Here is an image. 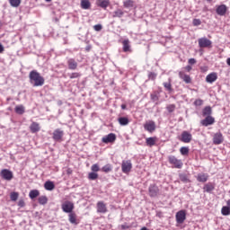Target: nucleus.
<instances>
[{"label":"nucleus","instance_id":"20","mask_svg":"<svg viewBox=\"0 0 230 230\" xmlns=\"http://www.w3.org/2000/svg\"><path fill=\"white\" fill-rule=\"evenodd\" d=\"M179 77L183 80L185 84H190L191 82V77L189 75L184 74V72H179Z\"/></svg>","mask_w":230,"mask_h":230},{"label":"nucleus","instance_id":"47","mask_svg":"<svg viewBox=\"0 0 230 230\" xmlns=\"http://www.w3.org/2000/svg\"><path fill=\"white\" fill-rule=\"evenodd\" d=\"M102 29H103V26L102 24H96L93 26V30L95 31H102Z\"/></svg>","mask_w":230,"mask_h":230},{"label":"nucleus","instance_id":"26","mask_svg":"<svg viewBox=\"0 0 230 230\" xmlns=\"http://www.w3.org/2000/svg\"><path fill=\"white\" fill-rule=\"evenodd\" d=\"M30 129L32 134H35L36 132H39V130H40V126L37 122H32L30 126Z\"/></svg>","mask_w":230,"mask_h":230},{"label":"nucleus","instance_id":"54","mask_svg":"<svg viewBox=\"0 0 230 230\" xmlns=\"http://www.w3.org/2000/svg\"><path fill=\"white\" fill-rule=\"evenodd\" d=\"M185 69L188 73H190V71H191V66L188 65L187 66H185Z\"/></svg>","mask_w":230,"mask_h":230},{"label":"nucleus","instance_id":"24","mask_svg":"<svg viewBox=\"0 0 230 230\" xmlns=\"http://www.w3.org/2000/svg\"><path fill=\"white\" fill-rule=\"evenodd\" d=\"M165 91L168 93H173V88H172V78L168 79V82L163 84Z\"/></svg>","mask_w":230,"mask_h":230},{"label":"nucleus","instance_id":"33","mask_svg":"<svg viewBox=\"0 0 230 230\" xmlns=\"http://www.w3.org/2000/svg\"><path fill=\"white\" fill-rule=\"evenodd\" d=\"M13 8H19L21 6V0H8Z\"/></svg>","mask_w":230,"mask_h":230},{"label":"nucleus","instance_id":"49","mask_svg":"<svg viewBox=\"0 0 230 230\" xmlns=\"http://www.w3.org/2000/svg\"><path fill=\"white\" fill-rule=\"evenodd\" d=\"M151 100L153 102H158L159 101V95H157V93H151Z\"/></svg>","mask_w":230,"mask_h":230},{"label":"nucleus","instance_id":"13","mask_svg":"<svg viewBox=\"0 0 230 230\" xmlns=\"http://www.w3.org/2000/svg\"><path fill=\"white\" fill-rule=\"evenodd\" d=\"M102 141V143H105V144L114 143V141H116V134L110 133L107 136H104Z\"/></svg>","mask_w":230,"mask_h":230},{"label":"nucleus","instance_id":"9","mask_svg":"<svg viewBox=\"0 0 230 230\" xmlns=\"http://www.w3.org/2000/svg\"><path fill=\"white\" fill-rule=\"evenodd\" d=\"M149 197L155 198L159 195V187L155 184H151L148 188Z\"/></svg>","mask_w":230,"mask_h":230},{"label":"nucleus","instance_id":"11","mask_svg":"<svg viewBox=\"0 0 230 230\" xmlns=\"http://www.w3.org/2000/svg\"><path fill=\"white\" fill-rule=\"evenodd\" d=\"M192 139V136L191 133L188 132V131H182L181 133V137L180 138V140L182 143H190Z\"/></svg>","mask_w":230,"mask_h":230},{"label":"nucleus","instance_id":"1","mask_svg":"<svg viewBox=\"0 0 230 230\" xmlns=\"http://www.w3.org/2000/svg\"><path fill=\"white\" fill-rule=\"evenodd\" d=\"M29 82L32 87H42V85H44L45 79L40 75V73L37 72V70H31L29 73Z\"/></svg>","mask_w":230,"mask_h":230},{"label":"nucleus","instance_id":"25","mask_svg":"<svg viewBox=\"0 0 230 230\" xmlns=\"http://www.w3.org/2000/svg\"><path fill=\"white\" fill-rule=\"evenodd\" d=\"M118 122L121 127H127L130 123V120L127 117H120L118 119Z\"/></svg>","mask_w":230,"mask_h":230},{"label":"nucleus","instance_id":"5","mask_svg":"<svg viewBox=\"0 0 230 230\" xmlns=\"http://www.w3.org/2000/svg\"><path fill=\"white\" fill-rule=\"evenodd\" d=\"M0 177H2L4 181H12V179H13V172L8 169H3L0 172Z\"/></svg>","mask_w":230,"mask_h":230},{"label":"nucleus","instance_id":"29","mask_svg":"<svg viewBox=\"0 0 230 230\" xmlns=\"http://www.w3.org/2000/svg\"><path fill=\"white\" fill-rule=\"evenodd\" d=\"M81 8L83 10H89L91 8V2L89 0H81Z\"/></svg>","mask_w":230,"mask_h":230},{"label":"nucleus","instance_id":"22","mask_svg":"<svg viewBox=\"0 0 230 230\" xmlns=\"http://www.w3.org/2000/svg\"><path fill=\"white\" fill-rule=\"evenodd\" d=\"M122 45L124 53L132 51V49H130V41L128 40H124Z\"/></svg>","mask_w":230,"mask_h":230},{"label":"nucleus","instance_id":"4","mask_svg":"<svg viewBox=\"0 0 230 230\" xmlns=\"http://www.w3.org/2000/svg\"><path fill=\"white\" fill-rule=\"evenodd\" d=\"M168 161L170 164H173L174 168H178L179 170H181V168H182L183 166L182 161L177 159V157H175L174 155H169Z\"/></svg>","mask_w":230,"mask_h":230},{"label":"nucleus","instance_id":"51","mask_svg":"<svg viewBox=\"0 0 230 230\" xmlns=\"http://www.w3.org/2000/svg\"><path fill=\"white\" fill-rule=\"evenodd\" d=\"M167 111L168 112H173V111H175V104H170L167 106Z\"/></svg>","mask_w":230,"mask_h":230},{"label":"nucleus","instance_id":"8","mask_svg":"<svg viewBox=\"0 0 230 230\" xmlns=\"http://www.w3.org/2000/svg\"><path fill=\"white\" fill-rule=\"evenodd\" d=\"M199 48H211L213 41L208 38H200L198 40Z\"/></svg>","mask_w":230,"mask_h":230},{"label":"nucleus","instance_id":"63","mask_svg":"<svg viewBox=\"0 0 230 230\" xmlns=\"http://www.w3.org/2000/svg\"><path fill=\"white\" fill-rule=\"evenodd\" d=\"M67 173H71V171H68Z\"/></svg>","mask_w":230,"mask_h":230},{"label":"nucleus","instance_id":"40","mask_svg":"<svg viewBox=\"0 0 230 230\" xmlns=\"http://www.w3.org/2000/svg\"><path fill=\"white\" fill-rule=\"evenodd\" d=\"M179 178H180V181H181V182H185V183L190 182V179L188 178V175H186L185 173H180Z\"/></svg>","mask_w":230,"mask_h":230},{"label":"nucleus","instance_id":"48","mask_svg":"<svg viewBox=\"0 0 230 230\" xmlns=\"http://www.w3.org/2000/svg\"><path fill=\"white\" fill-rule=\"evenodd\" d=\"M148 78H149V80H155V78H157V74L151 72L148 75Z\"/></svg>","mask_w":230,"mask_h":230},{"label":"nucleus","instance_id":"45","mask_svg":"<svg viewBox=\"0 0 230 230\" xmlns=\"http://www.w3.org/2000/svg\"><path fill=\"white\" fill-rule=\"evenodd\" d=\"M79 76H82V75H80V73L74 72V73L70 74L69 78H71L73 80L74 78H79Z\"/></svg>","mask_w":230,"mask_h":230},{"label":"nucleus","instance_id":"57","mask_svg":"<svg viewBox=\"0 0 230 230\" xmlns=\"http://www.w3.org/2000/svg\"><path fill=\"white\" fill-rule=\"evenodd\" d=\"M121 229H128V226L127 225H122Z\"/></svg>","mask_w":230,"mask_h":230},{"label":"nucleus","instance_id":"32","mask_svg":"<svg viewBox=\"0 0 230 230\" xmlns=\"http://www.w3.org/2000/svg\"><path fill=\"white\" fill-rule=\"evenodd\" d=\"M221 215H223V217H229V215H230V208H229V206H224L221 208Z\"/></svg>","mask_w":230,"mask_h":230},{"label":"nucleus","instance_id":"62","mask_svg":"<svg viewBox=\"0 0 230 230\" xmlns=\"http://www.w3.org/2000/svg\"><path fill=\"white\" fill-rule=\"evenodd\" d=\"M208 3H211V1H213V0H206Z\"/></svg>","mask_w":230,"mask_h":230},{"label":"nucleus","instance_id":"41","mask_svg":"<svg viewBox=\"0 0 230 230\" xmlns=\"http://www.w3.org/2000/svg\"><path fill=\"white\" fill-rule=\"evenodd\" d=\"M88 179L89 181H96V179H98V172H89Z\"/></svg>","mask_w":230,"mask_h":230},{"label":"nucleus","instance_id":"38","mask_svg":"<svg viewBox=\"0 0 230 230\" xmlns=\"http://www.w3.org/2000/svg\"><path fill=\"white\" fill-rule=\"evenodd\" d=\"M102 172H104V173H109L110 172H112V165L111 164H107L102 168Z\"/></svg>","mask_w":230,"mask_h":230},{"label":"nucleus","instance_id":"35","mask_svg":"<svg viewBox=\"0 0 230 230\" xmlns=\"http://www.w3.org/2000/svg\"><path fill=\"white\" fill-rule=\"evenodd\" d=\"M39 195H40V192H39L38 190H32L30 191L29 193V197L30 199H37V197H39Z\"/></svg>","mask_w":230,"mask_h":230},{"label":"nucleus","instance_id":"43","mask_svg":"<svg viewBox=\"0 0 230 230\" xmlns=\"http://www.w3.org/2000/svg\"><path fill=\"white\" fill-rule=\"evenodd\" d=\"M10 199L13 202H15L17 199H19V192H12L10 195Z\"/></svg>","mask_w":230,"mask_h":230},{"label":"nucleus","instance_id":"19","mask_svg":"<svg viewBox=\"0 0 230 230\" xmlns=\"http://www.w3.org/2000/svg\"><path fill=\"white\" fill-rule=\"evenodd\" d=\"M96 4L100 6V8L106 10L109 4H111V2L109 0H97Z\"/></svg>","mask_w":230,"mask_h":230},{"label":"nucleus","instance_id":"36","mask_svg":"<svg viewBox=\"0 0 230 230\" xmlns=\"http://www.w3.org/2000/svg\"><path fill=\"white\" fill-rule=\"evenodd\" d=\"M123 15H125V12H123L121 9H117L114 13L112 17L116 18H121Z\"/></svg>","mask_w":230,"mask_h":230},{"label":"nucleus","instance_id":"23","mask_svg":"<svg viewBox=\"0 0 230 230\" xmlns=\"http://www.w3.org/2000/svg\"><path fill=\"white\" fill-rule=\"evenodd\" d=\"M44 188L47 191H53V190H55V183L51 181H47L44 183Z\"/></svg>","mask_w":230,"mask_h":230},{"label":"nucleus","instance_id":"30","mask_svg":"<svg viewBox=\"0 0 230 230\" xmlns=\"http://www.w3.org/2000/svg\"><path fill=\"white\" fill-rule=\"evenodd\" d=\"M156 137H147L146 139V146H154L155 145V141H156Z\"/></svg>","mask_w":230,"mask_h":230},{"label":"nucleus","instance_id":"31","mask_svg":"<svg viewBox=\"0 0 230 230\" xmlns=\"http://www.w3.org/2000/svg\"><path fill=\"white\" fill-rule=\"evenodd\" d=\"M14 112H16V114H20V115L24 114V112H25L24 106H22V105L15 106Z\"/></svg>","mask_w":230,"mask_h":230},{"label":"nucleus","instance_id":"37","mask_svg":"<svg viewBox=\"0 0 230 230\" xmlns=\"http://www.w3.org/2000/svg\"><path fill=\"white\" fill-rule=\"evenodd\" d=\"M124 8H134V2L132 0H126L123 2Z\"/></svg>","mask_w":230,"mask_h":230},{"label":"nucleus","instance_id":"6","mask_svg":"<svg viewBox=\"0 0 230 230\" xmlns=\"http://www.w3.org/2000/svg\"><path fill=\"white\" fill-rule=\"evenodd\" d=\"M121 170L122 173H130L132 170V162L130 160L122 161Z\"/></svg>","mask_w":230,"mask_h":230},{"label":"nucleus","instance_id":"59","mask_svg":"<svg viewBox=\"0 0 230 230\" xmlns=\"http://www.w3.org/2000/svg\"><path fill=\"white\" fill-rule=\"evenodd\" d=\"M226 206H228V208H230V199L226 201Z\"/></svg>","mask_w":230,"mask_h":230},{"label":"nucleus","instance_id":"10","mask_svg":"<svg viewBox=\"0 0 230 230\" xmlns=\"http://www.w3.org/2000/svg\"><path fill=\"white\" fill-rule=\"evenodd\" d=\"M184 220H186V211L180 210L176 213V222L177 224H184Z\"/></svg>","mask_w":230,"mask_h":230},{"label":"nucleus","instance_id":"46","mask_svg":"<svg viewBox=\"0 0 230 230\" xmlns=\"http://www.w3.org/2000/svg\"><path fill=\"white\" fill-rule=\"evenodd\" d=\"M192 24L193 26H200V24H202V22L200 21V19H194L192 21Z\"/></svg>","mask_w":230,"mask_h":230},{"label":"nucleus","instance_id":"15","mask_svg":"<svg viewBox=\"0 0 230 230\" xmlns=\"http://www.w3.org/2000/svg\"><path fill=\"white\" fill-rule=\"evenodd\" d=\"M214 145H222L224 143V136L221 132H217L213 137Z\"/></svg>","mask_w":230,"mask_h":230},{"label":"nucleus","instance_id":"55","mask_svg":"<svg viewBox=\"0 0 230 230\" xmlns=\"http://www.w3.org/2000/svg\"><path fill=\"white\" fill-rule=\"evenodd\" d=\"M3 51H4V47L0 43V53H3Z\"/></svg>","mask_w":230,"mask_h":230},{"label":"nucleus","instance_id":"60","mask_svg":"<svg viewBox=\"0 0 230 230\" xmlns=\"http://www.w3.org/2000/svg\"><path fill=\"white\" fill-rule=\"evenodd\" d=\"M140 230H148V228H146V226H144Z\"/></svg>","mask_w":230,"mask_h":230},{"label":"nucleus","instance_id":"53","mask_svg":"<svg viewBox=\"0 0 230 230\" xmlns=\"http://www.w3.org/2000/svg\"><path fill=\"white\" fill-rule=\"evenodd\" d=\"M189 64L190 66H193L194 64H197V60L195 58H190L189 59Z\"/></svg>","mask_w":230,"mask_h":230},{"label":"nucleus","instance_id":"50","mask_svg":"<svg viewBox=\"0 0 230 230\" xmlns=\"http://www.w3.org/2000/svg\"><path fill=\"white\" fill-rule=\"evenodd\" d=\"M204 103V101H202L201 99H197L194 102V105H196V107H200V105H202Z\"/></svg>","mask_w":230,"mask_h":230},{"label":"nucleus","instance_id":"61","mask_svg":"<svg viewBox=\"0 0 230 230\" xmlns=\"http://www.w3.org/2000/svg\"><path fill=\"white\" fill-rule=\"evenodd\" d=\"M47 3H51V0H45Z\"/></svg>","mask_w":230,"mask_h":230},{"label":"nucleus","instance_id":"27","mask_svg":"<svg viewBox=\"0 0 230 230\" xmlns=\"http://www.w3.org/2000/svg\"><path fill=\"white\" fill-rule=\"evenodd\" d=\"M211 114H213V110L211 109V106H206L202 110V116L208 117V116H211Z\"/></svg>","mask_w":230,"mask_h":230},{"label":"nucleus","instance_id":"18","mask_svg":"<svg viewBox=\"0 0 230 230\" xmlns=\"http://www.w3.org/2000/svg\"><path fill=\"white\" fill-rule=\"evenodd\" d=\"M67 66L68 69H70L71 71H75L78 67V63L76 62V60H75V58H69L67 60Z\"/></svg>","mask_w":230,"mask_h":230},{"label":"nucleus","instance_id":"56","mask_svg":"<svg viewBox=\"0 0 230 230\" xmlns=\"http://www.w3.org/2000/svg\"><path fill=\"white\" fill-rule=\"evenodd\" d=\"M121 109H122V111H125V109H127V105L126 104H121Z\"/></svg>","mask_w":230,"mask_h":230},{"label":"nucleus","instance_id":"14","mask_svg":"<svg viewBox=\"0 0 230 230\" xmlns=\"http://www.w3.org/2000/svg\"><path fill=\"white\" fill-rule=\"evenodd\" d=\"M216 13H217V15H220L221 17H224V15L227 13V5L226 4L217 5L216 9Z\"/></svg>","mask_w":230,"mask_h":230},{"label":"nucleus","instance_id":"42","mask_svg":"<svg viewBox=\"0 0 230 230\" xmlns=\"http://www.w3.org/2000/svg\"><path fill=\"white\" fill-rule=\"evenodd\" d=\"M180 152H181V155H188V154H190V148H188L186 146H182V147H181Z\"/></svg>","mask_w":230,"mask_h":230},{"label":"nucleus","instance_id":"52","mask_svg":"<svg viewBox=\"0 0 230 230\" xmlns=\"http://www.w3.org/2000/svg\"><path fill=\"white\" fill-rule=\"evenodd\" d=\"M18 206L19 208H24V206H26V203H24V199H20L18 201Z\"/></svg>","mask_w":230,"mask_h":230},{"label":"nucleus","instance_id":"17","mask_svg":"<svg viewBox=\"0 0 230 230\" xmlns=\"http://www.w3.org/2000/svg\"><path fill=\"white\" fill-rule=\"evenodd\" d=\"M217 79L218 75L215 72H212L206 76V82L208 84H213L214 82H217Z\"/></svg>","mask_w":230,"mask_h":230},{"label":"nucleus","instance_id":"12","mask_svg":"<svg viewBox=\"0 0 230 230\" xmlns=\"http://www.w3.org/2000/svg\"><path fill=\"white\" fill-rule=\"evenodd\" d=\"M214 123L215 118H213L211 115L205 117V119L200 121V124L203 127H209V125H213Z\"/></svg>","mask_w":230,"mask_h":230},{"label":"nucleus","instance_id":"21","mask_svg":"<svg viewBox=\"0 0 230 230\" xmlns=\"http://www.w3.org/2000/svg\"><path fill=\"white\" fill-rule=\"evenodd\" d=\"M68 221L74 226H78V221L76 220V214L75 212H71L70 214H68Z\"/></svg>","mask_w":230,"mask_h":230},{"label":"nucleus","instance_id":"16","mask_svg":"<svg viewBox=\"0 0 230 230\" xmlns=\"http://www.w3.org/2000/svg\"><path fill=\"white\" fill-rule=\"evenodd\" d=\"M107 205L103 201L97 202V213H102L105 215L107 213Z\"/></svg>","mask_w":230,"mask_h":230},{"label":"nucleus","instance_id":"64","mask_svg":"<svg viewBox=\"0 0 230 230\" xmlns=\"http://www.w3.org/2000/svg\"><path fill=\"white\" fill-rule=\"evenodd\" d=\"M229 230H230V228H229Z\"/></svg>","mask_w":230,"mask_h":230},{"label":"nucleus","instance_id":"58","mask_svg":"<svg viewBox=\"0 0 230 230\" xmlns=\"http://www.w3.org/2000/svg\"><path fill=\"white\" fill-rule=\"evenodd\" d=\"M226 64H227V66H230V58H228L226 59Z\"/></svg>","mask_w":230,"mask_h":230},{"label":"nucleus","instance_id":"3","mask_svg":"<svg viewBox=\"0 0 230 230\" xmlns=\"http://www.w3.org/2000/svg\"><path fill=\"white\" fill-rule=\"evenodd\" d=\"M155 128H156L155 121L154 120H147L144 124V130H146V132H149V134H154V132H155Z\"/></svg>","mask_w":230,"mask_h":230},{"label":"nucleus","instance_id":"2","mask_svg":"<svg viewBox=\"0 0 230 230\" xmlns=\"http://www.w3.org/2000/svg\"><path fill=\"white\" fill-rule=\"evenodd\" d=\"M61 209L64 213H73V209H75V204L71 201H65L61 205Z\"/></svg>","mask_w":230,"mask_h":230},{"label":"nucleus","instance_id":"44","mask_svg":"<svg viewBox=\"0 0 230 230\" xmlns=\"http://www.w3.org/2000/svg\"><path fill=\"white\" fill-rule=\"evenodd\" d=\"M91 170L93 172L97 173V172H100V165H98V164H94L91 166Z\"/></svg>","mask_w":230,"mask_h":230},{"label":"nucleus","instance_id":"28","mask_svg":"<svg viewBox=\"0 0 230 230\" xmlns=\"http://www.w3.org/2000/svg\"><path fill=\"white\" fill-rule=\"evenodd\" d=\"M204 191H206L207 193H211V191H213L215 190V184L209 182L207 183L204 187H203Z\"/></svg>","mask_w":230,"mask_h":230},{"label":"nucleus","instance_id":"34","mask_svg":"<svg viewBox=\"0 0 230 230\" xmlns=\"http://www.w3.org/2000/svg\"><path fill=\"white\" fill-rule=\"evenodd\" d=\"M197 180L199 181V182H207L208 181V174L200 173L198 175Z\"/></svg>","mask_w":230,"mask_h":230},{"label":"nucleus","instance_id":"39","mask_svg":"<svg viewBox=\"0 0 230 230\" xmlns=\"http://www.w3.org/2000/svg\"><path fill=\"white\" fill-rule=\"evenodd\" d=\"M38 202H39V204H40L41 206H44V205L48 204V197H46V196H40V197L38 199Z\"/></svg>","mask_w":230,"mask_h":230},{"label":"nucleus","instance_id":"7","mask_svg":"<svg viewBox=\"0 0 230 230\" xmlns=\"http://www.w3.org/2000/svg\"><path fill=\"white\" fill-rule=\"evenodd\" d=\"M62 137H64V130L60 128L55 129L52 133V138L58 143H60V141H62Z\"/></svg>","mask_w":230,"mask_h":230}]
</instances>
